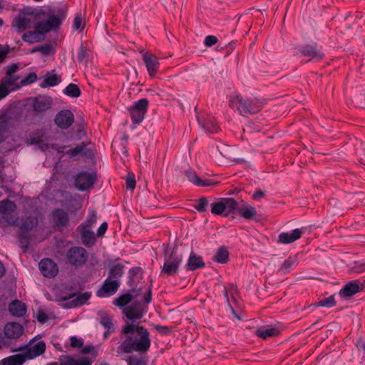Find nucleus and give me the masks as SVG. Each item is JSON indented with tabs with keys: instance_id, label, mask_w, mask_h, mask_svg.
<instances>
[{
	"instance_id": "7",
	"label": "nucleus",
	"mask_w": 365,
	"mask_h": 365,
	"mask_svg": "<svg viewBox=\"0 0 365 365\" xmlns=\"http://www.w3.org/2000/svg\"><path fill=\"white\" fill-rule=\"evenodd\" d=\"M46 16V12L42 7L24 6V29L33 24L34 26L39 22H46L43 19Z\"/></svg>"
},
{
	"instance_id": "57",
	"label": "nucleus",
	"mask_w": 365,
	"mask_h": 365,
	"mask_svg": "<svg viewBox=\"0 0 365 365\" xmlns=\"http://www.w3.org/2000/svg\"><path fill=\"white\" fill-rule=\"evenodd\" d=\"M155 330L162 335H169L171 332V328L167 326L155 325Z\"/></svg>"
},
{
	"instance_id": "4",
	"label": "nucleus",
	"mask_w": 365,
	"mask_h": 365,
	"mask_svg": "<svg viewBox=\"0 0 365 365\" xmlns=\"http://www.w3.org/2000/svg\"><path fill=\"white\" fill-rule=\"evenodd\" d=\"M61 21L62 19L59 16L54 14L48 16L46 22H39L34 25V31L24 32V41L33 43L42 41L45 34L58 28Z\"/></svg>"
},
{
	"instance_id": "44",
	"label": "nucleus",
	"mask_w": 365,
	"mask_h": 365,
	"mask_svg": "<svg viewBox=\"0 0 365 365\" xmlns=\"http://www.w3.org/2000/svg\"><path fill=\"white\" fill-rule=\"evenodd\" d=\"M208 205V200L205 197H202L199 199L195 200V204L193 205V207L199 212H205L207 210Z\"/></svg>"
},
{
	"instance_id": "35",
	"label": "nucleus",
	"mask_w": 365,
	"mask_h": 365,
	"mask_svg": "<svg viewBox=\"0 0 365 365\" xmlns=\"http://www.w3.org/2000/svg\"><path fill=\"white\" fill-rule=\"evenodd\" d=\"M213 260L218 263L225 264L229 260V252L226 247L222 246L219 247L216 254L213 257Z\"/></svg>"
},
{
	"instance_id": "47",
	"label": "nucleus",
	"mask_w": 365,
	"mask_h": 365,
	"mask_svg": "<svg viewBox=\"0 0 365 365\" xmlns=\"http://www.w3.org/2000/svg\"><path fill=\"white\" fill-rule=\"evenodd\" d=\"M225 211L222 198L220 201L211 204V212L214 215H222Z\"/></svg>"
},
{
	"instance_id": "38",
	"label": "nucleus",
	"mask_w": 365,
	"mask_h": 365,
	"mask_svg": "<svg viewBox=\"0 0 365 365\" xmlns=\"http://www.w3.org/2000/svg\"><path fill=\"white\" fill-rule=\"evenodd\" d=\"M297 264V259L296 257H289L288 259L284 260L282 267L279 269V272L285 274L291 271V269L296 267Z\"/></svg>"
},
{
	"instance_id": "22",
	"label": "nucleus",
	"mask_w": 365,
	"mask_h": 365,
	"mask_svg": "<svg viewBox=\"0 0 365 365\" xmlns=\"http://www.w3.org/2000/svg\"><path fill=\"white\" fill-rule=\"evenodd\" d=\"M143 60L151 78H154L158 71L160 63L158 58L151 53H144Z\"/></svg>"
},
{
	"instance_id": "28",
	"label": "nucleus",
	"mask_w": 365,
	"mask_h": 365,
	"mask_svg": "<svg viewBox=\"0 0 365 365\" xmlns=\"http://www.w3.org/2000/svg\"><path fill=\"white\" fill-rule=\"evenodd\" d=\"M302 229H294L291 233L282 232L279 235L278 242L282 244H289L302 237Z\"/></svg>"
},
{
	"instance_id": "12",
	"label": "nucleus",
	"mask_w": 365,
	"mask_h": 365,
	"mask_svg": "<svg viewBox=\"0 0 365 365\" xmlns=\"http://www.w3.org/2000/svg\"><path fill=\"white\" fill-rule=\"evenodd\" d=\"M96 178V173L81 172L75 178V185L78 190L84 191L93 187Z\"/></svg>"
},
{
	"instance_id": "52",
	"label": "nucleus",
	"mask_w": 365,
	"mask_h": 365,
	"mask_svg": "<svg viewBox=\"0 0 365 365\" xmlns=\"http://www.w3.org/2000/svg\"><path fill=\"white\" fill-rule=\"evenodd\" d=\"M37 224V220L33 217H28L24 220V231L29 230L33 228ZM26 235L24 232V240H26ZM26 240H24L25 242Z\"/></svg>"
},
{
	"instance_id": "62",
	"label": "nucleus",
	"mask_w": 365,
	"mask_h": 365,
	"mask_svg": "<svg viewBox=\"0 0 365 365\" xmlns=\"http://www.w3.org/2000/svg\"><path fill=\"white\" fill-rule=\"evenodd\" d=\"M9 53V49L0 46V63L4 62Z\"/></svg>"
},
{
	"instance_id": "64",
	"label": "nucleus",
	"mask_w": 365,
	"mask_h": 365,
	"mask_svg": "<svg viewBox=\"0 0 365 365\" xmlns=\"http://www.w3.org/2000/svg\"><path fill=\"white\" fill-rule=\"evenodd\" d=\"M37 320L41 323H44L48 319V316L43 312H38L36 316Z\"/></svg>"
},
{
	"instance_id": "10",
	"label": "nucleus",
	"mask_w": 365,
	"mask_h": 365,
	"mask_svg": "<svg viewBox=\"0 0 365 365\" xmlns=\"http://www.w3.org/2000/svg\"><path fill=\"white\" fill-rule=\"evenodd\" d=\"M148 105L149 102L147 98H141L128 108L133 123L140 124L143 121L148 110Z\"/></svg>"
},
{
	"instance_id": "48",
	"label": "nucleus",
	"mask_w": 365,
	"mask_h": 365,
	"mask_svg": "<svg viewBox=\"0 0 365 365\" xmlns=\"http://www.w3.org/2000/svg\"><path fill=\"white\" fill-rule=\"evenodd\" d=\"M52 50H53V46L51 44L47 43V44L37 46L34 47L32 48V50L31 51V53L39 51L42 54L47 56L51 53Z\"/></svg>"
},
{
	"instance_id": "2",
	"label": "nucleus",
	"mask_w": 365,
	"mask_h": 365,
	"mask_svg": "<svg viewBox=\"0 0 365 365\" xmlns=\"http://www.w3.org/2000/svg\"><path fill=\"white\" fill-rule=\"evenodd\" d=\"M0 225L15 230L19 246L23 249V218L19 217L16 204L9 200L0 201Z\"/></svg>"
},
{
	"instance_id": "39",
	"label": "nucleus",
	"mask_w": 365,
	"mask_h": 365,
	"mask_svg": "<svg viewBox=\"0 0 365 365\" xmlns=\"http://www.w3.org/2000/svg\"><path fill=\"white\" fill-rule=\"evenodd\" d=\"M133 295L134 294L130 291V292L122 294L116 298L115 299L114 304L120 307H124L133 300Z\"/></svg>"
},
{
	"instance_id": "6",
	"label": "nucleus",
	"mask_w": 365,
	"mask_h": 365,
	"mask_svg": "<svg viewBox=\"0 0 365 365\" xmlns=\"http://www.w3.org/2000/svg\"><path fill=\"white\" fill-rule=\"evenodd\" d=\"M66 263L75 268L84 266L88 259V253L82 247L73 246L69 248L65 255Z\"/></svg>"
},
{
	"instance_id": "43",
	"label": "nucleus",
	"mask_w": 365,
	"mask_h": 365,
	"mask_svg": "<svg viewBox=\"0 0 365 365\" xmlns=\"http://www.w3.org/2000/svg\"><path fill=\"white\" fill-rule=\"evenodd\" d=\"M30 144L38 145L42 150L48 148V145L44 142V134L35 135L29 139Z\"/></svg>"
},
{
	"instance_id": "20",
	"label": "nucleus",
	"mask_w": 365,
	"mask_h": 365,
	"mask_svg": "<svg viewBox=\"0 0 365 365\" xmlns=\"http://www.w3.org/2000/svg\"><path fill=\"white\" fill-rule=\"evenodd\" d=\"M39 269L41 274L48 278L54 277L58 272L57 264L51 259H43L39 262Z\"/></svg>"
},
{
	"instance_id": "11",
	"label": "nucleus",
	"mask_w": 365,
	"mask_h": 365,
	"mask_svg": "<svg viewBox=\"0 0 365 365\" xmlns=\"http://www.w3.org/2000/svg\"><path fill=\"white\" fill-rule=\"evenodd\" d=\"M46 343L43 341H36L34 338L24 344V361L36 358L46 351Z\"/></svg>"
},
{
	"instance_id": "13",
	"label": "nucleus",
	"mask_w": 365,
	"mask_h": 365,
	"mask_svg": "<svg viewBox=\"0 0 365 365\" xmlns=\"http://www.w3.org/2000/svg\"><path fill=\"white\" fill-rule=\"evenodd\" d=\"M182 260L181 255H177L173 250L171 255L165 259L162 272L169 276H173L178 273V267Z\"/></svg>"
},
{
	"instance_id": "33",
	"label": "nucleus",
	"mask_w": 365,
	"mask_h": 365,
	"mask_svg": "<svg viewBox=\"0 0 365 365\" xmlns=\"http://www.w3.org/2000/svg\"><path fill=\"white\" fill-rule=\"evenodd\" d=\"M256 335L262 339H266L268 337L276 336L279 334V330L274 327H261L258 329Z\"/></svg>"
},
{
	"instance_id": "24",
	"label": "nucleus",
	"mask_w": 365,
	"mask_h": 365,
	"mask_svg": "<svg viewBox=\"0 0 365 365\" xmlns=\"http://www.w3.org/2000/svg\"><path fill=\"white\" fill-rule=\"evenodd\" d=\"M51 219L54 226L57 227H66L69 222L67 212L62 209H55L51 212Z\"/></svg>"
},
{
	"instance_id": "27",
	"label": "nucleus",
	"mask_w": 365,
	"mask_h": 365,
	"mask_svg": "<svg viewBox=\"0 0 365 365\" xmlns=\"http://www.w3.org/2000/svg\"><path fill=\"white\" fill-rule=\"evenodd\" d=\"M4 335L9 339H16L23 334V326L16 322L7 323L4 329Z\"/></svg>"
},
{
	"instance_id": "53",
	"label": "nucleus",
	"mask_w": 365,
	"mask_h": 365,
	"mask_svg": "<svg viewBox=\"0 0 365 365\" xmlns=\"http://www.w3.org/2000/svg\"><path fill=\"white\" fill-rule=\"evenodd\" d=\"M135 178L133 173H129L125 179V186L128 190H133L135 187Z\"/></svg>"
},
{
	"instance_id": "29",
	"label": "nucleus",
	"mask_w": 365,
	"mask_h": 365,
	"mask_svg": "<svg viewBox=\"0 0 365 365\" xmlns=\"http://www.w3.org/2000/svg\"><path fill=\"white\" fill-rule=\"evenodd\" d=\"M237 213L245 220H252L257 215L255 207L243 200L239 205Z\"/></svg>"
},
{
	"instance_id": "40",
	"label": "nucleus",
	"mask_w": 365,
	"mask_h": 365,
	"mask_svg": "<svg viewBox=\"0 0 365 365\" xmlns=\"http://www.w3.org/2000/svg\"><path fill=\"white\" fill-rule=\"evenodd\" d=\"M60 81L56 74H47L43 81L40 84L41 88L53 87L58 85Z\"/></svg>"
},
{
	"instance_id": "5",
	"label": "nucleus",
	"mask_w": 365,
	"mask_h": 365,
	"mask_svg": "<svg viewBox=\"0 0 365 365\" xmlns=\"http://www.w3.org/2000/svg\"><path fill=\"white\" fill-rule=\"evenodd\" d=\"M230 106L238 110L242 115L254 114L262 108V103L255 98H245L237 95L231 97Z\"/></svg>"
},
{
	"instance_id": "45",
	"label": "nucleus",
	"mask_w": 365,
	"mask_h": 365,
	"mask_svg": "<svg viewBox=\"0 0 365 365\" xmlns=\"http://www.w3.org/2000/svg\"><path fill=\"white\" fill-rule=\"evenodd\" d=\"M225 210L228 212H233L235 210L238 212L239 203L233 198H222Z\"/></svg>"
},
{
	"instance_id": "8",
	"label": "nucleus",
	"mask_w": 365,
	"mask_h": 365,
	"mask_svg": "<svg viewBox=\"0 0 365 365\" xmlns=\"http://www.w3.org/2000/svg\"><path fill=\"white\" fill-rule=\"evenodd\" d=\"M23 86V79L19 76H4L0 81V100L6 98L11 92Z\"/></svg>"
},
{
	"instance_id": "1",
	"label": "nucleus",
	"mask_w": 365,
	"mask_h": 365,
	"mask_svg": "<svg viewBox=\"0 0 365 365\" xmlns=\"http://www.w3.org/2000/svg\"><path fill=\"white\" fill-rule=\"evenodd\" d=\"M121 333L125 336V340L118 347V353L130 354L134 351L146 353L150 347V333L143 326L126 323Z\"/></svg>"
},
{
	"instance_id": "9",
	"label": "nucleus",
	"mask_w": 365,
	"mask_h": 365,
	"mask_svg": "<svg viewBox=\"0 0 365 365\" xmlns=\"http://www.w3.org/2000/svg\"><path fill=\"white\" fill-rule=\"evenodd\" d=\"M27 105H31L35 113H43L51 109L53 100L50 96H38L25 99Z\"/></svg>"
},
{
	"instance_id": "42",
	"label": "nucleus",
	"mask_w": 365,
	"mask_h": 365,
	"mask_svg": "<svg viewBox=\"0 0 365 365\" xmlns=\"http://www.w3.org/2000/svg\"><path fill=\"white\" fill-rule=\"evenodd\" d=\"M97 221L96 212L95 210H89L86 220L79 226H83L86 228L91 229Z\"/></svg>"
},
{
	"instance_id": "51",
	"label": "nucleus",
	"mask_w": 365,
	"mask_h": 365,
	"mask_svg": "<svg viewBox=\"0 0 365 365\" xmlns=\"http://www.w3.org/2000/svg\"><path fill=\"white\" fill-rule=\"evenodd\" d=\"M12 26L16 28L19 32L23 31V10H20L18 16L14 19Z\"/></svg>"
},
{
	"instance_id": "58",
	"label": "nucleus",
	"mask_w": 365,
	"mask_h": 365,
	"mask_svg": "<svg viewBox=\"0 0 365 365\" xmlns=\"http://www.w3.org/2000/svg\"><path fill=\"white\" fill-rule=\"evenodd\" d=\"M73 27L74 29H76V30L80 29H83V19H82L81 14H77L75 16Z\"/></svg>"
},
{
	"instance_id": "49",
	"label": "nucleus",
	"mask_w": 365,
	"mask_h": 365,
	"mask_svg": "<svg viewBox=\"0 0 365 365\" xmlns=\"http://www.w3.org/2000/svg\"><path fill=\"white\" fill-rule=\"evenodd\" d=\"M336 305V301L333 295L319 300L317 304V307H332Z\"/></svg>"
},
{
	"instance_id": "37",
	"label": "nucleus",
	"mask_w": 365,
	"mask_h": 365,
	"mask_svg": "<svg viewBox=\"0 0 365 365\" xmlns=\"http://www.w3.org/2000/svg\"><path fill=\"white\" fill-rule=\"evenodd\" d=\"M124 268L125 267L122 264H117L112 266L109 270L108 278L118 280L123 275Z\"/></svg>"
},
{
	"instance_id": "3",
	"label": "nucleus",
	"mask_w": 365,
	"mask_h": 365,
	"mask_svg": "<svg viewBox=\"0 0 365 365\" xmlns=\"http://www.w3.org/2000/svg\"><path fill=\"white\" fill-rule=\"evenodd\" d=\"M22 118L23 103L21 101L10 105L7 110L0 115V143L4 140L8 128L20 125Z\"/></svg>"
},
{
	"instance_id": "36",
	"label": "nucleus",
	"mask_w": 365,
	"mask_h": 365,
	"mask_svg": "<svg viewBox=\"0 0 365 365\" xmlns=\"http://www.w3.org/2000/svg\"><path fill=\"white\" fill-rule=\"evenodd\" d=\"M9 310L14 317H23V303L19 300H14L9 304Z\"/></svg>"
},
{
	"instance_id": "56",
	"label": "nucleus",
	"mask_w": 365,
	"mask_h": 365,
	"mask_svg": "<svg viewBox=\"0 0 365 365\" xmlns=\"http://www.w3.org/2000/svg\"><path fill=\"white\" fill-rule=\"evenodd\" d=\"M218 41V38L215 36L210 35L205 37L204 43L206 46L210 47L216 44Z\"/></svg>"
},
{
	"instance_id": "63",
	"label": "nucleus",
	"mask_w": 365,
	"mask_h": 365,
	"mask_svg": "<svg viewBox=\"0 0 365 365\" xmlns=\"http://www.w3.org/2000/svg\"><path fill=\"white\" fill-rule=\"evenodd\" d=\"M353 270L356 273L364 272H365V263L356 264L353 267Z\"/></svg>"
},
{
	"instance_id": "17",
	"label": "nucleus",
	"mask_w": 365,
	"mask_h": 365,
	"mask_svg": "<svg viewBox=\"0 0 365 365\" xmlns=\"http://www.w3.org/2000/svg\"><path fill=\"white\" fill-rule=\"evenodd\" d=\"M120 284L119 280L107 278L101 287L97 291L96 295L98 297H107L113 295L118 291Z\"/></svg>"
},
{
	"instance_id": "23",
	"label": "nucleus",
	"mask_w": 365,
	"mask_h": 365,
	"mask_svg": "<svg viewBox=\"0 0 365 365\" xmlns=\"http://www.w3.org/2000/svg\"><path fill=\"white\" fill-rule=\"evenodd\" d=\"M185 174L190 182L199 187L214 186L219 183L217 181H214L211 179H201L192 170L185 171Z\"/></svg>"
},
{
	"instance_id": "30",
	"label": "nucleus",
	"mask_w": 365,
	"mask_h": 365,
	"mask_svg": "<svg viewBox=\"0 0 365 365\" xmlns=\"http://www.w3.org/2000/svg\"><path fill=\"white\" fill-rule=\"evenodd\" d=\"M66 153L69 155L71 158H74L78 155L85 157H90L92 155V151L86 147V144L84 142H82L77 146L68 150Z\"/></svg>"
},
{
	"instance_id": "19",
	"label": "nucleus",
	"mask_w": 365,
	"mask_h": 365,
	"mask_svg": "<svg viewBox=\"0 0 365 365\" xmlns=\"http://www.w3.org/2000/svg\"><path fill=\"white\" fill-rule=\"evenodd\" d=\"M90 359L81 357L76 359L68 355H61L58 357V362H50L46 365H91Z\"/></svg>"
},
{
	"instance_id": "54",
	"label": "nucleus",
	"mask_w": 365,
	"mask_h": 365,
	"mask_svg": "<svg viewBox=\"0 0 365 365\" xmlns=\"http://www.w3.org/2000/svg\"><path fill=\"white\" fill-rule=\"evenodd\" d=\"M4 69L6 71L5 76H17L15 73L18 71L19 66L17 63H11L6 66Z\"/></svg>"
},
{
	"instance_id": "60",
	"label": "nucleus",
	"mask_w": 365,
	"mask_h": 365,
	"mask_svg": "<svg viewBox=\"0 0 365 365\" xmlns=\"http://www.w3.org/2000/svg\"><path fill=\"white\" fill-rule=\"evenodd\" d=\"M71 346L73 348H80L83 346V341L81 339H78L76 336H72L70 339Z\"/></svg>"
},
{
	"instance_id": "31",
	"label": "nucleus",
	"mask_w": 365,
	"mask_h": 365,
	"mask_svg": "<svg viewBox=\"0 0 365 365\" xmlns=\"http://www.w3.org/2000/svg\"><path fill=\"white\" fill-rule=\"evenodd\" d=\"M198 123L206 132L210 133H216L220 129L215 118L211 115H208L205 119L198 118Z\"/></svg>"
},
{
	"instance_id": "26",
	"label": "nucleus",
	"mask_w": 365,
	"mask_h": 365,
	"mask_svg": "<svg viewBox=\"0 0 365 365\" xmlns=\"http://www.w3.org/2000/svg\"><path fill=\"white\" fill-rule=\"evenodd\" d=\"M77 232L81 235V242L87 247H92L96 242L94 232L88 228L83 226H78Z\"/></svg>"
},
{
	"instance_id": "34",
	"label": "nucleus",
	"mask_w": 365,
	"mask_h": 365,
	"mask_svg": "<svg viewBox=\"0 0 365 365\" xmlns=\"http://www.w3.org/2000/svg\"><path fill=\"white\" fill-rule=\"evenodd\" d=\"M23 353L12 355L0 360V365H22Z\"/></svg>"
},
{
	"instance_id": "59",
	"label": "nucleus",
	"mask_w": 365,
	"mask_h": 365,
	"mask_svg": "<svg viewBox=\"0 0 365 365\" xmlns=\"http://www.w3.org/2000/svg\"><path fill=\"white\" fill-rule=\"evenodd\" d=\"M37 80V75L34 72L30 73L27 76L24 77V85L31 84Z\"/></svg>"
},
{
	"instance_id": "32",
	"label": "nucleus",
	"mask_w": 365,
	"mask_h": 365,
	"mask_svg": "<svg viewBox=\"0 0 365 365\" xmlns=\"http://www.w3.org/2000/svg\"><path fill=\"white\" fill-rule=\"evenodd\" d=\"M187 266V269L195 270L197 269L204 268L205 267V264L201 256L196 255L192 252L189 257Z\"/></svg>"
},
{
	"instance_id": "14",
	"label": "nucleus",
	"mask_w": 365,
	"mask_h": 365,
	"mask_svg": "<svg viewBox=\"0 0 365 365\" xmlns=\"http://www.w3.org/2000/svg\"><path fill=\"white\" fill-rule=\"evenodd\" d=\"M142 269L140 267H132L128 271V285L130 287V292L134 294V297L140 294L142 288L137 289V285L143 278Z\"/></svg>"
},
{
	"instance_id": "25",
	"label": "nucleus",
	"mask_w": 365,
	"mask_h": 365,
	"mask_svg": "<svg viewBox=\"0 0 365 365\" xmlns=\"http://www.w3.org/2000/svg\"><path fill=\"white\" fill-rule=\"evenodd\" d=\"M363 289V285L361 284L359 280L351 281L347 283L343 288L340 290L339 294L341 297L347 298L352 297L355 294Z\"/></svg>"
},
{
	"instance_id": "21",
	"label": "nucleus",
	"mask_w": 365,
	"mask_h": 365,
	"mask_svg": "<svg viewBox=\"0 0 365 365\" xmlns=\"http://www.w3.org/2000/svg\"><path fill=\"white\" fill-rule=\"evenodd\" d=\"M125 316L130 320L141 319L144 315L143 305L140 302H134L123 309Z\"/></svg>"
},
{
	"instance_id": "41",
	"label": "nucleus",
	"mask_w": 365,
	"mask_h": 365,
	"mask_svg": "<svg viewBox=\"0 0 365 365\" xmlns=\"http://www.w3.org/2000/svg\"><path fill=\"white\" fill-rule=\"evenodd\" d=\"M63 93L70 97L78 98L81 96V90L79 87L74 83L68 84L63 91Z\"/></svg>"
},
{
	"instance_id": "55",
	"label": "nucleus",
	"mask_w": 365,
	"mask_h": 365,
	"mask_svg": "<svg viewBox=\"0 0 365 365\" xmlns=\"http://www.w3.org/2000/svg\"><path fill=\"white\" fill-rule=\"evenodd\" d=\"M128 365H147L145 360L140 358H130L126 360Z\"/></svg>"
},
{
	"instance_id": "50",
	"label": "nucleus",
	"mask_w": 365,
	"mask_h": 365,
	"mask_svg": "<svg viewBox=\"0 0 365 365\" xmlns=\"http://www.w3.org/2000/svg\"><path fill=\"white\" fill-rule=\"evenodd\" d=\"M77 58L79 63H84L85 65L87 63L88 59V53L86 47L83 46V45L80 46Z\"/></svg>"
},
{
	"instance_id": "15",
	"label": "nucleus",
	"mask_w": 365,
	"mask_h": 365,
	"mask_svg": "<svg viewBox=\"0 0 365 365\" xmlns=\"http://www.w3.org/2000/svg\"><path fill=\"white\" fill-rule=\"evenodd\" d=\"M299 51L302 56L309 57L308 61L314 58L322 59L324 57L322 47L319 46L317 43L304 45L299 48Z\"/></svg>"
},
{
	"instance_id": "18",
	"label": "nucleus",
	"mask_w": 365,
	"mask_h": 365,
	"mask_svg": "<svg viewBox=\"0 0 365 365\" xmlns=\"http://www.w3.org/2000/svg\"><path fill=\"white\" fill-rule=\"evenodd\" d=\"M91 293L89 292L81 293L78 295L73 293L68 296L61 297V300L67 301L71 299H73L71 302L68 303V304L65 306L66 308H73L85 304L91 298Z\"/></svg>"
},
{
	"instance_id": "46",
	"label": "nucleus",
	"mask_w": 365,
	"mask_h": 365,
	"mask_svg": "<svg viewBox=\"0 0 365 365\" xmlns=\"http://www.w3.org/2000/svg\"><path fill=\"white\" fill-rule=\"evenodd\" d=\"M100 323L106 329H115L112 318L107 313L100 314Z\"/></svg>"
},
{
	"instance_id": "61",
	"label": "nucleus",
	"mask_w": 365,
	"mask_h": 365,
	"mask_svg": "<svg viewBox=\"0 0 365 365\" xmlns=\"http://www.w3.org/2000/svg\"><path fill=\"white\" fill-rule=\"evenodd\" d=\"M108 229V223L107 222H103L100 227H98L97 230V236L98 237H103L104 234L106 233V230Z\"/></svg>"
},
{
	"instance_id": "16",
	"label": "nucleus",
	"mask_w": 365,
	"mask_h": 365,
	"mask_svg": "<svg viewBox=\"0 0 365 365\" xmlns=\"http://www.w3.org/2000/svg\"><path fill=\"white\" fill-rule=\"evenodd\" d=\"M74 122V115L69 110H61L56 113L54 123L61 129H68Z\"/></svg>"
}]
</instances>
